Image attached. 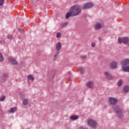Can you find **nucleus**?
<instances>
[{"label": "nucleus", "instance_id": "obj_1", "mask_svg": "<svg viewBox=\"0 0 129 129\" xmlns=\"http://www.w3.org/2000/svg\"><path fill=\"white\" fill-rule=\"evenodd\" d=\"M81 13V8L78 5H75L71 7L70 12L67 13L66 18L69 19L71 16H77Z\"/></svg>", "mask_w": 129, "mask_h": 129}, {"label": "nucleus", "instance_id": "obj_2", "mask_svg": "<svg viewBox=\"0 0 129 129\" xmlns=\"http://www.w3.org/2000/svg\"><path fill=\"white\" fill-rule=\"evenodd\" d=\"M122 64V71L123 72H129V59L126 58L121 61Z\"/></svg>", "mask_w": 129, "mask_h": 129}, {"label": "nucleus", "instance_id": "obj_3", "mask_svg": "<svg viewBox=\"0 0 129 129\" xmlns=\"http://www.w3.org/2000/svg\"><path fill=\"white\" fill-rule=\"evenodd\" d=\"M114 110L115 113L117 114L118 117H119V118H121V116H122V111L119 108V107H118L117 106H115L114 107Z\"/></svg>", "mask_w": 129, "mask_h": 129}, {"label": "nucleus", "instance_id": "obj_4", "mask_svg": "<svg viewBox=\"0 0 129 129\" xmlns=\"http://www.w3.org/2000/svg\"><path fill=\"white\" fill-rule=\"evenodd\" d=\"M88 125L91 126V127H95L96 126V121L94 120H92L91 119H89L87 121Z\"/></svg>", "mask_w": 129, "mask_h": 129}, {"label": "nucleus", "instance_id": "obj_5", "mask_svg": "<svg viewBox=\"0 0 129 129\" xmlns=\"http://www.w3.org/2000/svg\"><path fill=\"white\" fill-rule=\"evenodd\" d=\"M128 41H129V39H128V38L127 37H124L122 39H121V38H119L118 39V42L120 44H121V43H123V44H126L128 43Z\"/></svg>", "mask_w": 129, "mask_h": 129}, {"label": "nucleus", "instance_id": "obj_6", "mask_svg": "<svg viewBox=\"0 0 129 129\" xmlns=\"http://www.w3.org/2000/svg\"><path fill=\"white\" fill-rule=\"evenodd\" d=\"M61 47H62V46L61 45V43L58 42L56 44L55 48H56V51H57V52L56 54H55L54 57H56L57 56H58V54H59V51H60V50H61Z\"/></svg>", "mask_w": 129, "mask_h": 129}, {"label": "nucleus", "instance_id": "obj_7", "mask_svg": "<svg viewBox=\"0 0 129 129\" xmlns=\"http://www.w3.org/2000/svg\"><path fill=\"white\" fill-rule=\"evenodd\" d=\"M109 102L111 105H114L117 103V99L114 98H109Z\"/></svg>", "mask_w": 129, "mask_h": 129}, {"label": "nucleus", "instance_id": "obj_8", "mask_svg": "<svg viewBox=\"0 0 129 129\" xmlns=\"http://www.w3.org/2000/svg\"><path fill=\"white\" fill-rule=\"evenodd\" d=\"M93 7V4L92 3H87L84 5L83 9L84 10H86V9H90Z\"/></svg>", "mask_w": 129, "mask_h": 129}, {"label": "nucleus", "instance_id": "obj_9", "mask_svg": "<svg viewBox=\"0 0 129 129\" xmlns=\"http://www.w3.org/2000/svg\"><path fill=\"white\" fill-rule=\"evenodd\" d=\"M8 60L10 62H12L13 65H17L18 64V62H17V60H16V59H15V58H13L10 56L8 58Z\"/></svg>", "mask_w": 129, "mask_h": 129}, {"label": "nucleus", "instance_id": "obj_10", "mask_svg": "<svg viewBox=\"0 0 129 129\" xmlns=\"http://www.w3.org/2000/svg\"><path fill=\"white\" fill-rule=\"evenodd\" d=\"M86 85L87 87H89V88H93V82L89 81L87 83Z\"/></svg>", "mask_w": 129, "mask_h": 129}, {"label": "nucleus", "instance_id": "obj_11", "mask_svg": "<svg viewBox=\"0 0 129 129\" xmlns=\"http://www.w3.org/2000/svg\"><path fill=\"white\" fill-rule=\"evenodd\" d=\"M104 75L108 78V79H112V76L109 74V73L107 72H105L104 73Z\"/></svg>", "mask_w": 129, "mask_h": 129}, {"label": "nucleus", "instance_id": "obj_12", "mask_svg": "<svg viewBox=\"0 0 129 129\" xmlns=\"http://www.w3.org/2000/svg\"><path fill=\"white\" fill-rule=\"evenodd\" d=\"M117 65V64L116 63V62H115V61H112L110 64V67H111V68H112L113 69H114L115 68H116Z\"/></svg>", "mask_w": 129, "mask_h": 129}, {"label": "nucleus", "instance_id": "obj_13", "mask_svg": "<svg viewBox=\"0 0 129 129\" xmlns=\"http://www.w3.org/2000/svg\"><path fill=\"white\" fill-rule=\"evenodd\" d=\"M15 111H17V107H14L11 108L9 112H10L11 113H14V112H15Z\"/></svg>", "mask_w": 129, "mask_h": 129}, {"label": "nucleus", "instance_id": "obj_14", "mask_svg": "<svg viewBox=\"0 0 129 129\" xmlns=\"http://www.w3.org/2000/svg\"><path fill=\"white\" fill-rule=\"evenodd\" d=\"M27 78L29 80H31V81H34L35 80V78L33 77V75H29L28 76Z\"/></svg>", "mask_w": 129, "mask_h": 129}, {"label": "nucleus", "instance_id": "obj_15", "mask_svg": "<svg viewBox=\"0 0 129 129\" xmlns=\"http://www.w3.org/2000/svg\"><path fill=\"white\" fill-rule=\"evenodd\" d=\"M28 102H29V101H28V99H24L23 100V103L24 105H27Z\"/></svg>", "mask_w": 129, "mask_h": 129}, {"label": "nucleus", "instance_id": "obj_16", "mask_svg": "<svg viewBox=\"0 0 129 129\" xmlns=\"http://www.w3.org/2000/svg\"><path fill=\"white\" fill-rule=\"evenodd\" d=\"M95 28L96 30H98V29H100V28H101V24H100V23H97L95 25Z\"/></svg>", "mask_w": 129, "mask_h": 129}, {"label": "nucleus", "instance_id": "obj_17", "mask_svg": "<svg viewBox=\"0 0 129 129\" xmlns=\"http://www.w3.org/2000/svg\"><path fill=\"white\" fill-rule=\"evenodd\" d=\"M124 92H128L129 91V87L128 86H125L123 89Z\"/></svg>", "mask_w": 129, "mask_h": 129}, {"label": "nucleus", "instance_id": "obj_18", "mask_svg": "<svg viewBox=\"0 0 129 129\" xmlns=\"http://www.w3.org/2000/svg\"><path fill=\"white\" fill-rule=\"evenodd\" d=\"M78 116H71V119H72L73 120H76V119H78Z\"/></svg>", "mask_w": 129, "mask_h": 129}, {"label": "nucleus", "instance_id": "obj_19", "mask_svg": "<svg viewBox=\"0 0 129 129\" xmlns=\"http://www.w3.org/2000/svg\"><path fill=\"white\" fill-rule=\"evenodd\" d=\"M122 85V80H120L117 83V85L118 86H121Z\"/></svg>", "mask_w": 129, "mask_h": 129}, {"label": "nucleus", "instance_id": "obj_20", "mask_svg": "<svg viewBox=\"0 0 129 129\" xmlns=\"http://www.w3.org/2000/svg\"><path fill=\"white\" fill-rule=\"evenodd\" d=\"M6 99V96L0 97V101H4Z\"/></svg>", "mask_w": 129, "mask_h": 129}, {"label": "nucleus", "instance_id": "obj_21", "mask_svg": "<svg viewBox=\"0 0 129 129\" xmlns=\"http://www.w3.org/2000/svg\"><path fill=\"white\" fill-rule=\"evenodd\" d=\"M67 25H68V23L66 22L63 24H61V28H64V27H65V26H67Z\"/></svg>", "mask_w": 129, "mask_h": 129}, {"label": "nucleus", "instance_id": "obj_22", "mask_svg": "<svg viewBox=\"0 0 129 129\" xmlns=\"http://www.w3.org/2000/svg\"><path fill=\"white\" fill-rule=\"evenodd\" d=\"M2 61H4V56H3L2 53H0V62H2Z\"/></svg>", "mask_w": 129, "mask_h": 129}, {"label": "nucleus", "instance_id": "obj_23", "mask_svg": "<svg viewBox=\"0 0 129 129\" xmlns=\"http://www.w3.org/2000/svg\"><path fill=\"white\" fill-rule=\"evenodd\" d=\"M79 70L80 73H81V74L84 73V70H83V69H82V68H80L79 69Z\"/></svg>", "mask_w": 129, "mask_h": 129}, {"label": "nucleus", "instance_id": "obj_24", "mask_svg": "<svg viewBox=\"0 0 129 129\" xmlns=\"http://www.w3.org/2000/svg\"><path fill=\"white\" fill-rule=\"evenodd\" d=\"M8 76V74H4L3 78H5V79H7L9 77Z\"/></svg>", "mask_w": 129, "mask_h": 129}, {"label": "nucleus", "instance_id": "obj_25", "mask_svg": "<svg viewBox=\"0 0 129 129\" xmlns=\"http://www.w3.org/2000/svg\"><path fill=\"white\" fill-rule=\"evenodd\" d=\"M4 3H5V0H0V7L3 6Z\"/></svg>", "mask_w": 129, "mask_h": 129}, {"label": "nucleus", "instance_id": "obj_26", "mask_svg": "<svg viewBox=\"0 0 129 129\" xmlns=\"http://www.w3.org/2000/svg\"><path fill=\"white\" fill-rule=\"evenodd\" d=\"M56 37L57 38H60V37H61V33L58 32L56 34Z\"/></svg>", "mask_w": 129, "mask_h": 129}, {"label": "nucleus", "instance_id": "obj_27", "mask_svg": "<svg viewBox=\"0 0 129 129\" xmlns=\"http://www.w3.org/2000/svg\"><path fill=\"white\" fill-rule=\"evenodd\" d=\"M8 38L9 39H10V40H12V39H13V36L11 35H8Z\"/></svg>", "mask_w": 129, "mask_h": 129}, {"label": "nucleus", "instance_id": "obj_28", "mask_svg": "<svg viewBox=\"0 0 129 129\" xmlns=\"http://www.w3.org/2000/svg\"><path fill=\"white\" fill-rule=\"evenodd\" d=\"M18 31L19 32H23V31H24V29H23V28H19Z\"/></svg>", "mask_w": 129, "mask_h": 129}, {"label": "nucleus", "instance_id": "obj_29", "mask_svg": "<svg viewBox=\"0 0 129 129\" xmlns=\"http://www.w3.org/2000/svg\"><path fill=\"white\" fill-rule=\"evenodd\" d=\"M82 59H86V56L83 55L81 56Z\"/></svg>", "mask_w": 129, "mask_h": 129}, {"label": "nucleus", "instance_id": "obj_30", "mask_svg": "<svg viewBox=\"0 0 129 129\" xmlns=\"http://www.w3.org/2000/svg\"><path fill=\"white\" fill-rule=\"evenodd\" d=\"M91 45H92V47H95V43H92Z\"/></svg>", "mask_w": 129, "mask_h": 129}, {"label": "nucleus", "instance_id": "obj_31", "mask_svg": "<svg viewBox=\"0 0 129 129\" xmlns=\"http://www.w3.org/2000/svg\"><path fill=\"white\" fill-rule=\"evenodd\" d=\"M79 129H84L83 127H80Z\"/></svg>", "mask_w": 129, "mask_h": 129}, {"label": "nucleus", "instance_id": "obj_32", "mask_svg": "<svg viewBox=\"0 0 129 129\" xmlns=\"http://www.w3.org/2000/svg\"><path fill=\"white\" fill-rule=\"evenodd\" d=\"M99 41H101V38L100 37L99 38Z\"/></svg>", "mask_w": 129, "mask_h": 129}]
</instances>
